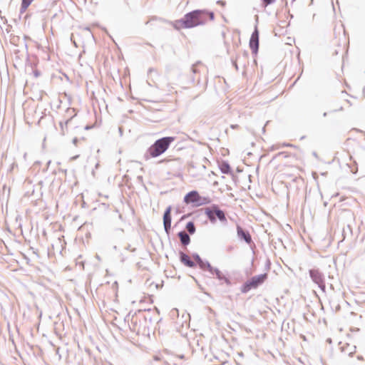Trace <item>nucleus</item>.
Wrapping results in <instances>:
<instances>
[{
	"instance_id": "nucleus-1",
	"label": "nucleus",
	"mask_w": 365,
	"mask_h": 365,
	"mask_svg": "<svg viewBox=\"0 0 365 365\" xmlns=\"http://www.w3.org/2000/svg\"><path fill=\"white\" fill-rule=\"evenodd\" d=\"M214 19V13L205 10H195L187 13L184 17L175 23V26H182L183 28H192L198 25L206 24L207 20Z\"/></svg>"
},
{
	"instance_id": "nucleus-2",
	"label": "nucleus",
	"mask_w": 365,
	"mask_h": 365,
	"mask_svg": "<svg viewBox=\"0 0 365 365\" xmlns=\"http://www.w3.org/2000/svg\"><path fill=\"white\" fill-rule=\"evenodd\" d=\"M175 140V137L168 136L161 138L155 141V143L146 150L143 158L145 160L150 158H157L163 154L170 147L172 143Z\"/></svg>"
},
{
	"instance_id": "nucleus-3",
	"label": "nucleus",
	"mask_w": 365,
	"mask_h": 365,
	"mask_svg": "<svg viewBox=\"0 0 365 365\" xmlns=\"http://www.w3.org/2000/svg\"><path fill=\"white\" fill-rule=\"evenodd\" d=\"M205 214L212 224L217 222V219L225 225L227 223L225 212L220 210L217 205H212L210 207H206L205 209Z\"/></svg>"
},
{
	"instance_id": "nucleus-4",
	"label": "nucleus",
	"mask_w": 365,
	"mask_h": 365,
	"mask_svg": "<svg viewBox=\"0 0 365 365\" xmlns=\"http://www.w3.org/2000/svg\"><path fill=\"white\" fill-rule=\"evenodd\" d=\"M267 278V274H261L252 277L250 279L247 280L242 287L241 291L242 293H247L252 289H255L262 284Z\"/></svg>"
},
{
	"instance_id": "nucleus-5",
	"label": "nucleus",
	"mask_w": 365,
	"mask_h": 365,
	"mask_svg": "<svg viewBox=\"0 0 365 365\" xmlns=\"http://www.w3.org/2000/svg\"><path fill=\"white\" fill-rule=\"evenodd\" d=\"M309 274L312 282L317 284L322 292H325L326 284L324 274L319 269H310Z\"/></svg>"
},
{
	"instance_id": "nucleus-6",
	"label": "nucleus",
	"mask_w": 365,
	"mask_h": 365,
	"mask_svg": "<svg viewBox=\"0 0 365 365\" xmlns=\"http://www.w3.org/2000/svg\"><path fill=\"white\" fill-rule=\"evenodd\" d=\"M250 48L253 53H257L259 49V31L255 26L250 39Z\"/></svg>"
},
{
	"instance_id": "nucleus-7",
	"label": "nucleus",
	"mask_w": 365,
	"mask_h": 365,
	"mask_svg": "<svg viewBox=\"0 0 365 365\" xmlns=\"http://www.w3.org/2000/svg\"><path fill=\"white\" fill-rule=\"evenodd\" d=\"M171 210L172 207L168 206L163 214V226L167 234H169L171 228Z\"/></svg>"
},
{
	"instance_id": "nucleus-8",
	"label": "nucleus",
	"mask_w": 365,
	"mask_h": 365,
	"mask_svg": "<svg viewBox=\"0 0 365 365\" xmlns=\"http://www.w3.org/2000/svg\"><path fill=\"white\" fill-rule=\"evenodd\" d=\"M237 237L240 240H244L246 243L250 244L252 242V237L249 232L244 230L240 225H237Z\"/></svg>"
},
{
	"instance_id": "nucleus-9",
	"label": "nucleus",
	"mask_w": 365,
	"mask_h": 365,
	"mask_svg": "<svg viewBox=\"0 0 365 365\" xmlns=\"http://www.w3.org/2000/svg\"><path fill=\"white\" fill-rule=\"evenodd\" d=\"M198 200H200V195L195 190L189 192L184 197V202L186 204L195 203L197 205Z\"/></svg>"
},
{
	"instance_id": "nucleus-10",
	"label": "nucleus",
	"mask_w": 365,
	"mask_h": 365,
	"mask_svg": "<svg viewBox=\"0 0 365 365\" xmlns=\"http://www.w3.org/2000/svg\"><path fill=\"white\" fill-rule=\"evenodd\" d=\"M210 273L212 275L215 274L220 281H224L227 285L231 284L230 280L217 268L213 267Z\"/></svg>"
},
{
	"instance_id": "nucleus-11",
	"label": "nucleus",
	"mask_w": 365,
	"mask_h": 365,
	"mask_svg": "<svg viewBox=\"0 0 365 365\" xmlns=\"http://www.w3.org/2000/svg\"><path fill=\"white\" fill-rule=\"evenodd\" d=\"M180 259L182 263L188 267H195V263L190 259V257L185 253L180 252Z\"/></svg>"
},
{
	"instance_id": "nucleus-12",
	"label": "nucleus",
	"mask_w": 365,
	"mask_h": 365,
	"mask_svg": "<svg viewBox=\"0 0 365 365\" xmlns=\"http://www.w3.org/2000/svg\"><path fill=\"white\" fill-rule=\"evenodd\" d=\"M178 236L180 238V242L182 245L186 246L190 242V237L185 231H180L178 232Z\"/></svg>"
},
{
	"instance_id": "nucleus-13",
	"label": "nucleus",
	"mask_w": 365,
	"mask_h": 365,
	"mask_svg": "<svg viewBox=\"0 0 365 365\" xmlns=\"http://www.w3.org/2000/svg\"><path fill=\"white\" fill-rule=\"evenodd\" d=\"M220 170L224 174H228L231 173V168L227 162H222L220 166Z\"/></svg>"
},
{
	"instance_id": "nucleus-14",
	"label": "nucleus",
	"mask_w": 365,
	"mask_h": 365,
	"mask_svg": "<svg viewBox=\"0 0 365 365\" xmlns=\"http://www.w3.org/2000/svg\"><path fill=\"white\" fill-rule=\"evenodd\" d=\"M199 267L200 269L205 270L207 269L209 272L212 269L213 267L211 266L210 263L208 261H203L202 259V262L198 263Z\"/></svg>"
},
{
	"instance_id": "nucleus-15",
	"label": "nucleus",
	"mask_w": 365,
	"mask_h": 365,
	"mask_svg": "<svg viewBox=\"0 0 365 365\" xmlns=\"http://www.w3.org/2000/svg\"><path fill=\"white\" fill-rule=\"evenodd\" d=\"M34 0H22L20 11L24 12Z\"/></svg>"
},
{
	"instance_id": "nucleus-16",
	"label": "nucleus",
	"mask_w": 365,
	"mask_h": 365,
	"mask_svg": "<svg viewBox=\"0 0 365 365\" xmlns=\"http://www.w3.org/2000/svg\"><path fill=\"white\" fill-rule=\"evenodd\" d=\"M186 230L187 232L192 235L195 232V226L193 222H188L186 225Z\"/></svg>"
},
{
	"instance_id": "nucleus-17",
	"label": "nucleus",
	"mask_w": 365,
	"mask_h": 365,
	"mask_svg": "<svg viewBox=\"0 0 365 365\" xmlns=\"http://www.w3.org/2000/svg\"><path fill=\"white\" fill-rule=\"evenodd\" d=\"M72 118L65 120L64 122H60V127L61 129L62 135H65V129H67L68 124L71 121Z\"/></svg>"
},
{
	"instance_id": "nucleus-18",
	"label": "nucleus",
	"mask_w": 365,
	"mask_h": 365,
	"mask_svg": "<svg viewBox=\"0 0 365 365\" xmlns=\"http://www.w3.org/2000/svg\"><path fill=\"white\" fill-rule=\"evenodd\" d=\"M210 202V199L207 197H201L200 195V200H198L196 205L200 206L205 204H208Z\"/></svg>"
},
{
	"instance_id": "nucleus-19",
	"label": "nucleus",
	"mask_w": 365,
	"mask_h": 365,
	"mask_svg": "<svg viewBox=\"0 0 365 365\" xmlns=\"http://www.w3.org/2000/svg\"><path fill=\"white\" fill-rule=\"evenodd\" d=\"M290 146H292V145H291V144H288V143H287V144H286V143H284V144H282V145H273V146H272V150H276V149H279V148H282V147H290Z\"/></svg>"
},
{
	"instance_id": "nucleus-20",
	"label": "nucleus",
	"mask_w": 365,
	"mask_h": 365,
	"mask_svg": "<svg viewBox=\"0 0 365 365\" xmlns=\"http://www.w3.org/2000/svg\"><path fill=\"white\" fill-rule=\"evenodd\" d=\"M193 259L196 261V262L198 264L199 262H202V259L200 257V255L197 253H195L192 255Z\"/></svg>"
},
{
	"instance_id": "nucleus-21",
	"label": "nucleus",
	"mask_w": 365,
	"mask_h": 365,
	"mask_svg": "<svg viewBox=\"0 0 365 365\" xmlns=\"http://www.w3.org/2000/svg\"><path fill=\"white\" fill-rule=\"evenodd\" d=\"M263 4L266 6L269 4H273L276 0H262Z\"/></svg>"
},
{
	"instance_id": "nucleus-22",
	"label": "nucleus",
	"mask_w": 365,
	"mask_h": 365,
	"mask_svg": "<svg viewBox=\"0 0 365 365\" xmlns=\"http://www.w3.org/2000/svg\"><path fill=\"white\" fill-rule=\"evenodd\" d=\"M148 72H149V74L151 75L153 73H156V71L153 68H150Z\"/></svg>"
},
{
	"instance_id": "nucleus-23",
	"label": "nucleus",
	"mask_w": 365,
	"mask_h": 365,
	"mask_svg": "<svg viewBox=\"0 0 365 365\" xmlns=\"http://www.w3.org/2000/svg\"><path fill=\"white\" fill-rule=\"evenodd\" d=\"M78 140L77 138H74L73 139V143L75 145H77V143H78Z\"/></svg>"
},
{
	"instance_id": "nucleus-24",
	"label": "nucleus",
	"mask_w": 365,
	"mask_h": 365,
	"mask_svg": "<svg viewBox=\"0 0 365 365\" xmlns=\"http://www.w3.org/2000/svg\"><path fill=\"white\" fill-rule=\"evenodd\" d=\"M343 110V107H342V106H341L339 109H335V110H334L333 111H334V112H336V111H338V110Z\"/></svg>"
},
{
	"instance_id": "nucleus-25",
	"label": "nucleus",
	"mask_w": 365,
	"mask_h": 365,
	"mask_svg": "<svg viewBox=\"0 0 365 365\" xmlns=\"http://www.w3.org/2000/svg\"><path fill=\"white\" fill-rule=\"evenodd\" d=\"M192 71L193 73H196L197 72V71H196V69H195L194 66H192Z\"/></svg>"
},
{
	"instance_id": "nucleus-26",
	"label": "nucleus",
	"mask_w": 365,
	"mask_h": 365,
	"mask_svg": "<svg viewBox=\"0 0 365 365\" xmlns=\"http://www.w3.org/2000/svg\"><path fill=\"white\" fill-rule=\"evenodd\" d=\"M237 127H238L237 125H231V128H233V129L237 128Z\"/></svg>"
},
{
	"instance_id": "nucleus-27",
	"label": "nucleus",
	"mask_w": 365,
	"mask_h": 365,
	"mask_svg": "<svg viewBox=\"0 0 365 365\" xmlns=\"http://www.w3.org/2000/svg\"><path fill=\"white\" fill-rule=\"evenodd\" d=\"M346 228H347V230H348L349 232H351V229L350 225H347Z\"/></svg>"
},
{
	"instance_id": "nucleus-28",
	"label": "nucleus",
	"mask_w": 365,
	"mask_h": 365,
	"mask_svg": "<svg viewBox=\"0 0 365 365\" xmlns=\"http://www.w3.org/2000/svg\"><path fill=\"white\" fill-rule=\"evenodd\" d=\"M200 168H201L202 170H205V168H206L205 165H200Z\"/></svg>"
},
{
	"instance_id": "nucleus-29",
	"label": "nucleus",
	"mask_w": 365,
	"mask_h": 365,
	"mask_svg": "<svg viewBox=\"0 0 365 365\" xmlns=\"http://www.w3.org/2000/svg\"><path fill=\"white\" fill-rule=\"evenodd\" d=\"M153 83L155 84V86L158 88H160V85L156 83L155 81H153Z\"/></svg>"
},
{
	"instance_id": "nucleus-30",
	"label": "nucleus",
	"mask_w": 365,
	"mask_h": 365,
	"mask_svg": "<svg viewBox=\"0 0 365 365\" xmlns=\"http://www.w3.org/2000/svg\"><path fill=\"white\" fill-rule=\"evenodd\" d=\"M78 158V155H76V156L73 157L71 159H72V160H76V159H77Z\"/></svg>"
},
{
	"instance_id": "nucleus-31",
	"label": "nucleus",
	"mask_w": 365,
	"mask_h": 365,
	"mask_svg": "<svg viewBox=\"0 0 365 365\" xmlns=\"http://www.w3.org/2000/svg\"><path fill=\"white\" fill-rule=\"evenodd\" d=\"M130 245H128V246H126V247H125V250H130Z\"/></svg>"
},
{
	"instance_id": "nucleus-32",
	"label": "nucleus",
	"mask_w": 365,
	"mask_h": 365,
	"mask_svg": "<svg viewBox=\"0 0 365 365\" xmlns=\"http://www.w3.org/2000/svg\"><path fill=\"white\" fill-rule=\"evenodd\" d=\"M327 115V113L325 112V113H323V116L324 117H326Z\"/></svg>"
},
{
	"instance_id": "nucleus-33",
	"label": "nucleus",
	"mask_w": 365,
	"mask_h": 365,
	"mask_svg": "<svg viewBox=\"0 0 365 365\" xmlns=\"http://www.w3.org/2000/svg\"><path fill=\"white\" fill-rule=\"evenodd\" d=\"M113 249H114L115 250H117V246H115H115L113 247Z\"/></svg>"
},
{
	"instance_id": "nucleus-34",
	"label": "nucleus",
	"mask_w": 365,
	"mask_h": 365,
	"mask_svg": "<svg viewBox=\"0 0 365 365\" xmlns=\"http://www.w3.org/2000/svg\"><path fill=\"white\" fill-rule=\"evenodd\" d=\"M135 248L130 250L131 252H135Z\"/></svg>"
},
{
	"instance_id": "nucleus-35",
	"label": "nucleus",
	"mask_w": 365,
	"mask_h": 365,
	"mask_svg": "<svg viewBox=\"0 0 365 365\" xmlns=\"http://www.w3.org/2000/svg\"><path fill=\"white\" fill-rule=\"evenodd\" d=\"M154 359H155V360H158L159 359L158 356H155Z\"/></svg>"
},
{
	"instance_id": "nucleus-36",
	"label": "nucleus",
	"mask_w": 365,
	"mask_h": 365,
	"mask_svg": "<svg viewBox=\"0 0 365 365\" xmlns=\"http://www.w3.org/2000/svg\"><path fill=\"white\" fill-rule=\"evenodd\" d=\"M345 232H346V230L344 228V230H343V235H344Z\"/></svg>"
},
{
	"instance_id": "nucleus-37",
	"label": "nucleus",
	"mask_w": 365,
	"mask_h": 365,
	"mask_svg": "<svg viewBox=\"0 0 365 365\" xmlns=\"http://www.w3.org/2000/svg\"><path fill=\"white\" fill-rule=\"evenodd\" d=\"M262 130H263V132H264V131H265V128H264V126L262 128Z\"/></svg>"
},
{
	"instance_id": "nucleus-38",
	"label": "nucleus",
	"mask_w": 365,
	"mask_h": 365,
	"mask_svg": "<svg viewBox=\"0 0 365 365\" xmlns=\"http://www.w3.org/2000/svg\"><path fill=\"white\" fill-rule=\"evenodd\" d=\"M119 131H120V133H122V130H121L120 128H119Z\"/></svg>"
},
{
	"instance_id": "nucleus-39",
	"label": "nucleus",
	"mask_w": 365,
	"mask_h": 365,
	"mask_svg": "<svg viewBox=\"0 0 365 365\" xmlns=\"http://www.w3.org/2000/svg\"><path fill=\"white\" fill-rule=\"evenodd\" d=\"M125 260L124 257H122L121 261L123 262Z\"/></svg>"
}]
</instances>
